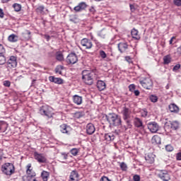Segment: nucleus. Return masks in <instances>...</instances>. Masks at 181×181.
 Returning <instances> with one entry per match:
<instances>
[{
	"instance_id": "6e6552de",
	"label": "nucleus",
	"mask_w": 181,
	"mask_h": 181,
	"mask_svg": "<svg viewBox=\"0 0 181 181\" xmlns=\"http://www.w3.org/2000/svg\"><path fill=\"white\" fill-rule=\"evenodd\" d=\"M139 82L142 87L146 88V90H151V88H152V86H153L152 79L150 78H145L143 80H141Z\"/></svg>"
},
{
	"instance_id": "2eb2a0df",
	"label": "nucleus",
	"mask_w": 181,
	"mask_h": 181,
	"mask_svg": "<svg viewBox=\"0 0 181 181\" xmlns=\"http://www.w3.org/2000/svg\"><path fill=\"white\" fill-rule=\"evenodd\" d=\"M4 53H5V48L4 47V45L0 44V65L6 63V58Z\"/></svg>"
},
{
	"instance_id": "4468645a",
	"label": "nucleus",
	"mask_w": 181,
	"mask_h": 181,
	"mask_svg": "<svg viewBox=\"0 0 181 181\" xmlns=\"http://www.w3.org/2000/svg\"><path fill=\"white\" fill-rule=\"evenodd\" d=\"M81 45L84 49H91L93 47V42L87 38L82 39L81 40Z\"/></svg>"
},
{
	"instance_id": "9d476101",
	"label": "nucleus",
	"mask_w": 181,
	"mask_h": 181,
	"mask_svg": "<svg viewBox=\"0 0 181 181\" xmlns=\"http://www.w3.org/2000/svg\"><path fill=\"white\" fill-rule=\"evenodd\" d=\"M34 158L38 163H46L47 162V158L44 153H39L37 151L34 153Z\"/></svg>"
},
{
	"instance_id": "473e14b6",
	"label": "nucleus",
	"mask_w": 181,
	"mask_h": 181,
	"mask_svg": "<svg viewBox=\"0 0 181 181\" xmlns=\"http://www.w3.org/2000/svg\"><path fill=\"white\" fill-rule=\"evenodd\" d=\"M6 127V122L0 120V132H5Z\"/></svg>"
},
{
	"instance_id": "e2e57ef3",
	"label": "nucleus",
	"mask_w": 181,
	"mask_h": 181,
	"mask_svg": "<svg viewBox=\"0 0 181 181\" xmlns=\"http://www.w3.org/2000/svg\"><path fill=\"white\" fill-rule=\"evenodd\" d=\"M173 39H175V37H173L170 40V41H169L170 45H172V43H173Z\"/></svg>"
},
{
	"instance_id": "603ef678",
	"label": "nucleus",
	"mask_w": 181,
	"mask_h": 181,
	"mask_svg": "<svg viewBox=\"0 0 181 181\" xmlns=\"http://www.w3.org/2000/svg\"><path fill=\"white\" fill-rule=\"evenodd\" d=\"M176 159L177 160H181V152H179L176 154Z\"/></svg>"
},
{
	"instance_id": "7ed1b4c3",
	"label": "nucleus",
	"mask_w": 181,
	"mask_h": 181,
	"mask_svg": "<svg viewBox=\"0 0 181 181\" xmlns=\"http://www.w3.org/2000/svg\"><path fill=\"white\" fill-rule=\"evenodd\" d=\"M1 172L6 176H12L15 173V165L11 163H6L1 166Z\"/></svg>"
},
{
	"instance_id": "c85d7f7f",
	"label": "nucleus",
	"mask_w": 181,
	"mask_h": 181,
	"mask_svg": "<svg viewBox=\"0 0 181 181\" xmlns=\"http://www.w3.org/2000/svg\"><path fill=\"white\" fill-rule=\"evenodd\" d=\"M8 42H11V43H15V42H18V35H16L15 34H11L8 36Z\"/></svg>"
},
{
	"instance_id": "cd10ccee",
	"label": "nucleus",
	"mask_w": 181,
	"mask_h": 181,
	"mask_svg": "<svg viewBox=\"0 0 181 181\" xmlns=\"http://www.w3.org/2000/svg\"><path fill=\"white\" fill-rule=\"evenodd\" d=\"M55 57L58 62H63L64 60V55H63V52L61 51H58L55 54Z\"/></svg>"
},
{
	"instance_id": "338daca9",
	"label": "nucleus",
	"mask_w": 181,
	"mask_h": 181,
	"mask_svg": "<svg viewBox=\"0 0 181 181\" xmlns=\"http://www.w3.org/2000/svg\"><path fill=\"white\" fill-rule=\"evenodd\" d=\"M96 1V2H100V1H103V0H95Z\"/></svg>"
},
{
	"instance_id": "6e6d98bb",
	"label": "nucleus",
	"mask_w": 181,
	"mask_h": 181,
	"mask_svg": "<svg viewBox=\"0 0 181 181\" xmlns=\"http://www.w3.org/2000/svg\"><path fill=\"white\" fill-rule=\"evenodd\" d=\"M129 8L132 12L135 11V6H134V4H129Z\"/></svg>"
},
{
	"instance_id": "f8f14e48",
	"label": "nucleus",
	"mask_w": 181,
	"mask_h": 181,
	"mask_svg": "<svg viewBox=\"0 0 181 181\" xmlns=\"http://www.w3.org/2000/svg\"><path fill=\"white\" fill-rule=\"evenodd\" d=\"M158 177L163 181L170 180V175H169L167 170H160L158 174Z\"/></svg>"
},
{
	"instance_id": "c03bdc74",
	"label": "nucleus",
	"mask_w": 181,
	"mask_h": 181,
	"mask_svg": "<svg viewBox=\"0 0 181 181\" xmlns=\"http://www.w3.org/2000/svg\"><path fill=\"white\" fill-rule=\"evenodd\" d=\"M141 117H143L144 118L148 117V111L146 109L141 110Z\"/></svg>"
},
{
	"instance_id": "6ab92c4d",
	"label": "nucleus",
	"mask_w": 181,
	"mask_h": 181,
	"mask_svg": "<svg viewBox=\"0 0 181 181\" xmlns=\"http://www.w3.org/2000/svg\"><path fill=\"white\" fill-rule=\"evenodd\" d=\"M30 35H32V33L30 30H25L21 34L22 40H30L32 38Z\"/></svg>"
},
{
	"instance_id": "69168bd1",
	"label": "nucleus",
	"mask_w": 181,
	"mask_h": 181,
	"mask_svg": "<svg viewBox=\"0 0 181 181\" xmlns=\"http://www.w3.org/2000/svg\"><path fill=\"white\" fill-rule=\"evenodd\" d=\"M3 4H6V2H9L10 0H1Z\"/></svg>"
},
{
	"instance_id": "f03ea898",
	"label": "nucleus",
	"mask_w": 181,
	"mask_h": 181,
	"mask_svg": "<svg viewBox=\"0 0 181 181\" xmlns=\"http://www.w3.org/2000/svg\"><path fill=\"white\" fill-rule=\"evenodd\" d=\"M105 119L110 125L113 127H121L122 125V121L121 120V116L115 113H110L105 116Z\"/></svg>"
},
{
	"instance_id": "13d9d810",
	"label": "nucleus",
	"mask_w": 181,
	"mask_h": 181,
	"mask_svg": "<svg viewBox=\"0 0 181 181\" xmlns=\"http://www.w3.org/2000/svg\"><path fill=\"white\" fill-rule=\"evenodd\" d=\"M129 88L130 91L135 90V85H134V84L129 85Z\"/></svg>"
},
{
	"instance_id": "f257e3e1",
	"label": "nucleus",
	"mask_w": 181,
	"mask_h": 181,
	"mask_svg": "<svg viewBox=\"0 0 181 181\" xmlns=\"http://www.w3.org/2000/svg\"><path fill=\"white\" fill-rule=\"evenodd\" d=\"M95 78H97V70H83L82 71V80L85 84H87L88 86H93Z\"/></svg>"
},
{
	"instance_id": "4c0bfd02",
	"label": "nucleus",
	"mask_w": 181,
	"mask_h": 181,
	"mask_svg": "<svg viewBox=\"0 0 181 181\" xmlns=\"http://www.w3.org/2000/svg\"><path fill=\"white\" fill-rule=\"evenodd\" d=\"M74 118H81L83 117H84V112H76L74 113Z\"/></svg>"
},
{
	"instance_id": "49530a36",
	"label": "nucleus",
	"mask_w": 181,
	"mask_h": 181,
	"mask_svg": "<svg viewBox=\"0 0 181 181\" xmlns=\"http://www.w3.org/2000/svg\"><path fill=\"white\" fill-rule=\"evenodd\" d=\"M120 168H121L122 170H127V164H125V163H122L120 164Z\"/></svg>"
},
{
	"instance_id": "0eeeda50",
	"label": "nucleus",
	"mask_w": 181,
	"mask_h": 181,
	"mask_svg": "<svg viewBox=\"0 0 181 181\" xmlns=\"http://www.w3.org/2000/svg\"><path fill=\"white\" fill-rule=\"evenodd\" d=\"M164 129L165 132H169V131H171L170 129H173L174 131H176V129H179V122L177 121H168L165 122L164 126Z\"/></svg>"
},
{
	"instance_id": "052dcab7",
	"label": "nucleus",
	"mask_w": 181,
	"mask_h": 181,
	"mask_svg": "<svg viewBox=\"0 0 181 181\" xmlns=\"http://www.w3.org/2000/svg\"><path fill=\"white\" fill-rule=\"evenodd\" d=\"M44 37H45V39H46V40L47 42H49V40H50V35H44Z\"/></svg>"
},
{
	"instance_id": "c9c22d12",
	"label": "nucleus",
	"mask_w": 181,
	"mask_h": 181,
	"mask_svg": "<svg viewBox=\"0 0 181 181\" xmlns=\"http://www.w3.org/2000/svg\"><path fill=\"white\" fill-rule=\"evenodd\" d=\"M170 62H172V57H170V54H168L163 57L164 64H169Z\"/></svg>"
},
{
	"instance_id": "a211bd4d",
	"label": "nucleus",
	"mask_w": 181,
	"mask_h": 181,
	"mask_svg": "<svg viewBox=\"0 0 181 181\" xmlns=\"http://www.w3.org/2000/svg\"><path fill=\"white\" fill-rule=\"evenodd\" d=\"M93 132H95V127H94V124L88 123L86 125V134H88V135H93Z\"/></svg>"
},
{
	"instance_id": "680f3d73",
	"label": "nucleus",
	"mask_w": 181,
	"mask_h": 181,
	"mask_svg": "<svg viewBox=\"0 0 181 181\" xmlns=\"http://www.w3.org/2000/svg\"><path fill=\"white\" fill-rule=\"evenodd\" d=\"M134 95L136 96L139 95V94H140L139 90H134Z\"/></svg>"
},
{
	"instance_id": "a878e982",
	"label": "nucleus",
	"mask_w": 181,
	"mask_h": 181,
	"mask_svg": "<svg viewBox=\"0 0 181 181\" xmlns=\"http://www.w3.org/2000/svg\"><path fill=\"white\" fill-rule=\"evenodd\" d=\"M105 82L103 81H98L97 83V88H98L99 91H103V90H105Z\"/></svg>"
},
{
	"instance_id": "0e129e2a",
	"label": "nucleus",
	"mask_w": 181,
	"mask_h": 181,
	"mask_svg": "<svg viewBox=\"0 0 181 181\" xmlns=\"http://www.w3.org/2000/svg\"><path fill=\"white\" fill-rule=\"evenodd\" d=\"M126 60L129 62V63L131 62V58H129V57H126Z\"/></svg>"
},
{
	"instance_id": "9b49d317",
	"label": "nucleus",
	"mask_w": 181,
	"mask_h": 181,
	"mask_svg": "<svg viewBox=\"0 0 181 181\" xmlns=\"http://www.w3.org/2000/svg\"><path fill=\"white\" fill-rule=\"evenodd\" d=\"M78 62V58L77 57V54L74 52L70 53L66 57V63L68 64H76Z\"/></svg>"
},
{
	"instance_id": "de8ad7c7",
	"label": "nucleus",
	"mask_w": 181,
	"mask_h": 181,
	"mask_svg": "<svg viewBox=\"0 0 181 181\" xmlns=\"http://www.w3.org/2000/svg\"><path fill=\"white\" fill-rule=\"evenodd\" d=\"M133 180L134 181H141V176H139V175H134Z\"/></svg>"
},
{
	"instance_id": "39448f33",
	"label": "nucleus",
	"mask_w": 181,
	"mask_h": 181,
	"mask_svg": "<svg viewBox=\"0 0 181 181\" xmlns=\"http://www.w3.org/2000/svg\"><path fill=\"white\" fill-rule=\"evenodd\" d=\"M121 114L123 115V119L126 122V124H127V128H132V124H131V121L129 120V118H131V110L127 107H123Z\"/></svg>"
},
{
	"instance_id": "f3484780",
	"label": "nucleus",
	"mask_w": 181,
	"mask_h": 181,
	"mask_svg": "<svg viewBox=\"0 0 181 181\" xmlns=\"http://www.w3.org/2000/svg\"><path fill=\"white\" fill-rule=\"evenodd\" d=\"M134 127H136V128H139V129H145V126L144 125V122L139 117H136L134 119Z\"/></svg>"
},
{
	"instance_id": "423d86ee",
	"label": "nucleus",
	"mask_w": 181,
	"mask_h": 181,
	"mask_svg": "<svg viewBox=\"0 0 181 181\" xmlns=\"http://www.w3.org/2000/svg\"><path fill=\"white\" fill-rule=\"evenodd\" d=\"M131 47L133 48V51H131V52L134 53V52H136V44H135L134 47H132V45L129 46L128 43L127 42H119L118 44V49L121 53H125V52H128V49H131Z\"/></svg>"
},
{
	"instance_id": "dca6fc26",
	"label": "nucleus",
	"mask_w": 181,
	"mask_h": 181,
	"mask_svg": "<svg viewBox=\"0 0 181 181\" xmlns=\"http://www.w3.org/2000/svg\"><path fill=\"white\" fill-rule=\"evenodd\" d=\"M7 64L8 67H12L15 69L16 66H18V62L16 61V57L11 56L7 62Z\"/></svg>"
},
{
	"instance_id": "09e8293b",
	"label": "nucleus",
	"mask_w": 181,
	"mask_h": 181,
	"mask_svg": "<svg viewBox=\"0 0 181 181\" xmlns=\"http://www.w3.org/2000/svg\"><path fill=\"white\" fill-rule=\"evenodd\" d=\"M3 84L4 87H11V81H4Z\"/></svg>"
},
{
	"instance_id": "a19ab883",
	"label": "nucleus",
	"mask_w": 181,
	"mask_h": 181,
	"mask_svg": "<svg viewBox=\"0 0 181 181\" xmlns=\"http://www.w3.org/2000/svg\"><path fill=\"white\" fill-rule=\"evenodd\" d=\"M44 11H45V7L43 6H40L37 8V12H38L39 13H43Z\"/></svg>"
},
{
	"instance_id": "72a5a7b5",
	"label": "nucleus",
	"mask_w": 181,
	"mask_h": 181,
	"mask_svg": "<svg viewBox=\"0 0 181 181\" xmlns=\"http://www.w3.org/2000/svg\"><path fill=\"white\" fill-rule=\"evenodd\" d=\"M27 176H32L33 173H35L33 172V170L32 169V164L29 163L27 165V170H26Z\"/></svg>"
},
{
	"instance_id": "864d4df0",
	"label": "nucleus",
	"mask_w": 181,
	"mask_h": 181,
	"mask_svg": "<svg viewBox=\"0 0 181 181\" xmlns=\"http://www.w3.org/2000/svg\"><path fill=\"white\" fill-rule=\"evenodd\" d=\"M89 11L90 12V13H95V8H94V6H91L89 9Z\"/></svg>"
},
{
	"instance_id": "5701e85b",
	"label": "nucleus",
	"mask_w": 181,
	"mask_h": 181,
	"mask_svg": "<svg viewBox=\"0 0 181 181\" xmlns=\"http://www.w3.org/2000/svg\"><path fill=\"white\" fill-rule=\"evenodd\" d=\"M71 129L69 126L66 125V124H63L60 126V131L62 134H70V131Z\"/></svg>"
},
{
	"instance_id": "a18cd8bd",
	"label": "nucleus",
	"mask_w": 181,
	"mask_h": 181,
	"mask_svg": "<svg viewBox=\"0 0 181 181\" xmlns=\"http://www.w3.org/2000/svg\"><path fill=\"white\" fill-rule=\"evenodd\" d=\"M173 4L175 6H181V0H173Z\"/></svg>"
},
{
	"instance_id": "bb28decb",
	"label": "nucleus",
	"mask_w": 181,
	"mask_h": 181,
	"mask_svg": "<svg viewBox=\"0 0 181 181\" xmlns=\"http://www.w3.org/2000/svg\"><path fill=\"white\" fill-rule=\"evenodd\" d=\"M35 176L36 173H33L32 175L23 177V179L24 181H39Z\"/></svg>"
},
{
	"instance_id": "aec40b11",
	"label": "nucleus",
	"mask_w": 181,
	"mask_h": 181,
	"mask_svg": "<svg viewBox=\"0 0 181 181\" xmlns=\"http://www.w3.org/2000/svg\"><path fill=\"white\" fill-rule=\"evenodd\" d=\"M73 101L76 105H81V104H83V97L78 95H74L73 96Z\"/></svg>"
},
{
	"instance_id": "58836bf2",
	"label": "nucleus",
	"mask_w": 181,
	"mask_h": 181,
	"mask_svg": "<svg viewBox=\"0 0 181 181\" xmlns=\"http://www.w3.org/2000/svg\"><path fill=\"white\" fill-rule=\"evenodd\" d=\"M149 99L151 101V103H157L158 102V96H156V95H150Z\"/></svg>"
},
{
	"instance_id": "79ce46f5",
	"label": "nucleus",
	"mask_w": 181,
	"mask_h": 181,
	"mask_svg": "<svg viewBox=\"0 0 181 181\" xmlns=\"http://www.w3.org/2000/svg\"><path fill=\"white\" fill-rule=\"evenodd\" d=\"M99 54L103 59H105L107 57V54L103 50H100Z\"/></svg>"
},
{
	"instance_id": "ddd939ff",
	"label": "nucleus",
	"mask_w": 181,
	"mask_h": 181,
	"mask_svg": "<svg viewBox=\"0 0 181 181\" xmlns=\"http://www.w3.org/2000/svg\"><path fill=\"white\" fill-rule=\"evenodd\" d=\"M88 6V5H87L86 2L81 1L74 8V11L75 12H81V11L86 10Z\"/></svg>"
},
{
	"instance_id": "e433bc0d",
	"label": "nucleus",
	"mask_w": 181,
	"mask_h": 181,
	"mask_svg": "<svg viewBox=\"0 0 181 181\" xmlns=\"http://www.w3.org/2000/svg\"><path fill=\"white\" fill-rule=\"evenodd\" d=\"M64 70V66L62 65H58L55 69V73H58V74H62V71Z\"/></svg>"
},
{
	"instance_id": "c756f323",
	"label": "nucleus",
	"mask_w": 181,
	"mask_h": 181,
	"mask_svg": "<svg viewBox=\"0 0 181 181\" xmlns=\"http://www.w3.org/2000/svg\"><path fill=\"white\" fill-rule=\"evenodd\" d=\"M104 138L105 141H107V142H111V141H114V139H115V136L111 134H105Z\"/></svg>"
},
{
	"instance_id": "1a4fd4ad",
	"label": "nucleus",
	"mask_w": 181,
	"mask_h": 181,
	"mask_svg": "<svg viewBox=\"0 0 181 181\" xmlns=\"http://www.w3.org/2000/svg\"><path fill=\"white\" fill-rule=\"evenodd\" d=\"M147 128L151 134H156L159 131V124L156 122H150L147 124Z\"/></svg>"
},
{
	"instance_id": "b1692460",
	"label": "nucleus",
	"mask_w": 181,
	"mask_h": 181,
	"mask_svg": "<svg viewBox=\"0 0 181 181\" xmlns=\"http://www.w3.org/2000/svg\"><path fill=\"white\" fill-rule=\"evenodd\" d=\"M49 81L51 83H54L55 84H63V79L62 78H56L54 76L49 77Z\"/></svg>"
},
{
	"instance_id": "f704fd0d",
	"label": "nucleus",
	"mask_w": 181,
	"mask_h": 181,
	"mask_svg": "<svg viewBox=\"0 0 181 181\" xmlns=\"http://www.w3.org/2000/svg\"><path fill=\"white\" fill-rule=\"evenodd\" d=\"M13 8L16 12H21L22 10V5L18 3H15L13 4Z\"/></svg>"
},
{
	"instance_id": "4d7b16f0",
	"label": "nucleus",
	"mask_w": 181,
	"mask_h": 181,
	"mask_svg": "<svg viewBox=\"0 0 181 181\" xmlns=\"http://www.w3.org/2000/svg\"><path fill=\"white\" fill-rule=\"evenodd\" d=\"M5 16V13H4V10L2 8H0V18H4Z\"/></svg>"
},
{
	"instance_id": "20e7f679",
	"label": "nucleus",
	"mask_w": 181,
	"mask_h": 181,
	"mask_svg": "<svg viewBox=\"0 0 181 181\" xmlns=\"http://www.w3.org/2000/svg\"><path fill=\"white\" fill-rule=\"evenodd\" d=\"M40 114L47 118H53V115H54L53 108L47 105H44L40 108Z\"/></svg>"
},
{
	"instance_id": "3c124183",
	"label": "nucleus",
	"mask_w": 181,
	"mask_h": 181,
	"mask_svg": "<svg viewBox=\"0 0 181 181\" xmlns=\"http://www.w3.org/2000/svg\"><path fill=\"white\" fill-rule=\"evenodd\" d=\"M179 69H180V64H176L173 69V71H177V70H179Z\"/></svg>"
},
{
	"instance_id": "bf43d9fd",
	"label": "nucleus",
	"mask_w": 181,
	"mask_h": 181,
	"mask_svg": "<svg viewBox=\"0 0 181 181\" xmlns=\"http://www.w3.org/2000/svg\"><path fill=\"white\" fill-rule=\"evenodd\" d=\"M2 158H4V151L0 149V160H2Z\"/></svg>"
},
{
	"instance_id": "393cba45",
	"label": "nucleus",
	"mask_w": 181,
	"mask_h": 181,
	"mask_svg": "<svg viewBox=\"0 0 181 181\" xmlns=\"http://www.w3.org/2000/svg\"><path fill=\"white\" fill-rule=\"evenodd\" d=\"M151 143L153 144V145H160L161 144L160 136L158 135H154L151 139Z\"/></svg>"
},
{
	"instance_id": "37998d69",
	"label": "nucleus",
	"mask_w": 181,
	"mask_h": 181,
	"mask_svg": "<svg viewBox=\"0 0 181 181\" xmlns=\"http://www.w3.org/2000/svg\"><path fill=\"white\" fill-rule=\"evenodd\" d=\"M165 151H167V152H172L173 151V146H172V145H167L165 146Z\"/></svg>"
},
{
	"instance_id": "5fc2aeb1",
	"label": "nucleus",
	"mask_w": 181,
	"mask_h": 181,
	"mask_svg": "<svg viewBox=\"0 0 181 181\" xmlns=\"http://www.w3.org/2000/svg\"><path fill=\"white\" fill-rule=\"evenodd\" d=\"M100 181H110L108 177L103 176L101 177Z\"/></svg>"
},
{
	"instance_id": "ea45409f",
	"label": "nucleus",
	"mask_w": 181,
	"mask_h": 181,
	"mask_svg": "<svg viewBox=\"0 0 181 181\" xmlns=\"http://www.w3.org/2000/svg\"><path fill=\"white\" fill-rule=\"evenodd\" d=\"M70 152L73 156H77L78 150L77 148H72Z\"/></svg>"
},
{
	"instance_id": "412c9836",
	"label": "nucleus",
	"mask_w": 181,
	"mask_h": 181,
	"mask_svg": "<svg viewBox=\"0 0 181 181\" xmlns=\"http://www.w3.org/2000/svg\"><path fill=\"white\" fill-rule=\"evenodd\" d=\"M78 173L76 170H73L69 176V181H78Z\"/></svg>"
},
{
	"instance_id": "8fccbe9b",
	"label": "nucleus",
	"mask_w": 181,
	"mask_h": 181,
	"mask_svg": "<svg viewBox=\"0 0 181 181\" xmlns=\"http://www.w3.org/2000/svg\"><path fill=\"white\" fill-rule=\"evenodd\" d=\"M61 156L64 159V160H67V158H69V155L66 153H61Z\"/></svg>"
},
{
	"instance_id": "2f4dec72",
	"label": "nucleus",
	"mask_w": 181,
	"mask_h": 181,
	"mask_svg": "<svg viewBox=\"0 0 181 181\" xmlns=\"http://www.w3.org/2000/svg\"><path fill=\"white\" fill-rule=\"evenodd\" d=\"M49 176H50V174L47 171L43 170L41 173V177L43 181H47L49 180Z\"/></svg>"
},
{
	"instance_id": "4be33fe9",
	"label": "nucleus",
	"mask_w": 181,
	"mask_h": 181,
	"mask_svg": "<svg viewBox=\"0 0 181 181\" xmlns=\"http://www.w3.org/2000/svg\"><path fill=\"white\" fill-rule=\"evenodd\" d=\"M132 37L135 40H139L141 39V35H139V32L138 30L133 28L131 31Z\"/></svg>"
},
{
	"instance_id": "7c9ffc66",
	"label": "nucleus",
	"mask_w": 181,
	"mask_h": 181,
	"mask_svg": "<svg viewBox=\"0 0 181 181\" xmlns=\"http://www.w3.org/2000/svg\"><path fill=\"white\" fill-rule=\"evenodd\" d=\"M169 110L171 112H179V107H177L175 103L169 105Z\"/></svg>"
}]
</instances>
